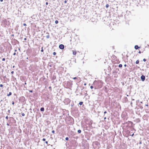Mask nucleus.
<instances>
[{
	"label": "nucleus",
	"instance_id": "nucleus-1",
	"mask_svg": "<svg viewBox=\"0 0 149 149\" xmlns=\"http://www.w3.org/2000/svg\"><path fill=\"white\" fill-rule=\"evenodd\" d=\"M59 47L61 49H63L64 48V46L62 44L60 45L59 46Z\"/></svg>",
	"mask_w": 149,
	"mask_h": 149
},
{
	"label": "nucleus",
	"instance_id": "nucleus-2",
	"mask_svg": "<svg viewBox=\"0 0 149 149\" xmlns=\"http://www.w3.org/2000/svg\"><path fill=\"white\" fill-rule=\"evenodd\" d=\"M145 76L142 75L141 76V79L142 81H144L145 80Z\"/></svg>",
	"mask_w": 149,
	"mask_h": 149
},
{
	"label": "nucleus",
	"instance_id": "nucleus-3",
	"mask_svg": "<svg viewBox=\"0 0 149 149\" xmlns=\"http://www.w3.org/2000/svg\"><path fill=\"white\" fill-rule=\"evenodd\" d=\"M139 47L138 45H135V46H134V48L135 49H138L139 48Z\"/></svg>",
	"mask_w": 149,
	"mask_h": 149
},
{
	"label": "nucleus",
	"instance_id": "nucleus-4",
	"mask_svg": "<svg viewBox=\"0 0 149 149\" xmlns=\"http://www.w3.org/2000/svg\"><path fill=\"white\" fill-rule=\"evenodd\" d=\"M72 52H73V55H76V52L75 51H72Z\"/></svg>",
	"mask_w": 149,
	"mask_h": 149
},
{
	"label": "nucleus",
	"instance_id": "nucleus-5",
	"mask_svg": "<svg viewBox=\"0 0 149 149\" xmlns=\"http://www.w3.org/2000/svg\"><path fill=\"white\" fill-rule=\"evenodd\" d=\"M40 110L42 111H43L44 110V109L43 107L41 108Z\"/></svg>",
	"mask_w": 149,
	"mask_h": 149
},
{
	"label": "nucleus",
	"instance_id": "nucleus-6",
	"mask_svg": "<svg viewBox=\"0 0 149 149\" xmlns=\"http://www.w3.org/2000/svg\"><path fill=\"white\" fill-rule=\"evenodd\" d=\"M12 94V93L11 92H10L9 93V94H7V96H9L11 95Z\"/></svg>",
	"mask_w": 149,
	"mask_h": 149
},
{
	"label": "nucleus",
	"instance_id": "nucleus-7",
	"mask_svg": "<svg viewBox=\"0 0 149 149\" xmlns=\"http://www.w3.org/2000/svg\"><path fill=\"white\" fill-rule=\"evenodd\" d=\"M77 132L79 133H81V131L80 130H78Z\"/></svg>",
	"mask_w": 149,
	"mask_h": 149
},
{
	"label": "nucleus",
	"instance_id": "nucleus-8",
	"mask_svg": "<svg viewBox=\"0 0 149 149\" xmlns=\"http://www.w3.org/2000/svg\"><path fill=\"white\" fill-rule=\"evenodd\" d=\"M139 63V61L138 60H137L136 61V63L137 64H138Z\"/></svg>",
	"mask_w": 149,
	"mask_h": 149
},
{
	"label": "nucleus",
	"instance_id": "nucleus-9",
	"mask_svg": "<svg viewBox=\"0 0 149 149\" xmlns=\"http://www.w3.org/2000/svg\"><path fill=\"white\" fill-rule=\"evenodd\" d=\"M122 64H120L119 65H118V67H119V68H121L122 67Z\"/></svg>",
	"mask_w": 149,
	"mask_h": 149
},
{
	"label": "nucleus",
	"instance_id": "nucleus-10",
	"mask_svg": "<svg viewBox=\"0 0 149 149\" xmlns=\"http://www.w3.org/2000/svg\"><path fill=\"white\" fill-rule=\"evenodd\" d=\"M83 104V102H80L79 103V104L81 105H82V104Z\"/></svg>",
	"mask_w": 149,
	"mask_h": 149
},
{
	"label": "nucleus",
	"instance_id": "nucleus-11",
	"mask_svg": "<svg viewBox=\"0 0 149 149\" xmlns=\"http://www.w3.org/2000/svg\"><path fill=\"white\" fill-rule=\"evenodd\" d=\"M58 23V20H56L55 21V23L56 24Z\"/></svg>",
	"mask_w": 149,
	"mask_h": 149
},
{
	"label": "nucleus",
	"instance_id": "nucleus-12",
	"mask_svg": "<svg viewBox=\"0 0 149 149\" xmlns=\"http://www.w3.org/2000/svg\"><path fill=\"white\" fill-rule=\"evenodd\" d=\"M53 54L54 55H55L56 54V53L55 52H54L53 53Z\"/></svg>",
	"mask_w": 149,
	"mask_h": 149
},
{
	"label": "nucleus",
	"instance_id": "nucleus-13",
	"mask_svg": "<svg viewBox=\"0 0 149 149\" xmlns=\"http://www.w3.org/2000/svg\"><path fill=\"white\" fill-rule=\"evenodd\" d=\"M22 116H25V114L24 113H23L22 114Z\"/></svg>",
	"mask_w": 149,
	"mask_h": 149
},
{
	"label": "nucleus",
	"instance_id": "nucleus-14",
	"mask_svg": "<svg viewBox=\"0 0 149 149\" xmlns=\"http://www.w3.org/2000/svg\"><path fill=\"white\" fill-rule=\"evenodd\" d=\"M49 35H47V36H46V38H49Z\"/></svg>",
	"mask_w": 149,
	"mask_h": 149
},
{
	"label": "nucleus",
	"instance_id": "nucleus-15",
	"mask_svg": "<svg viewBox=\"0 0 149 149\" xmlns=\"http://www.w3.org/2000/svg\"><path fill=\"white\" fill-rule=\"evenodd\" d=\"M68 139H68V137H66V138H65V140H68Z\"/></svg>",
	"mask_w": 149,
	"mask_h": 149
},
{
	"label": "nucleus",
	"instance_id": "nucleus-16",
	"mask_svg": "<svg viewBox=\"0 0 149 149\" xmlns=\"http://www.w3.org/2000/svg\"><path fill=\"white\" fill-rule=\"evenodd\" d=\"M43 47H42V49H41V52H43Z\"/></svg>",
	"mask_w": 149,
	"mask_h": 149
},
{
	"label": "nucleus",
	"instance_id": "nucleus-17",
	"mask_svg": "<svg viewBox=\"0 0 149 149\" xmlns=\"http://www.w3.org/2000/svg\"><path fill=\"white\" fill-rule=\"evenodd\" d=\"M5 58H2V61H5Z\"/></svg>",
	"mask_w": 149,
	"mask_h": 149
},
{
	"label": "nucleus",
	"instance_id": "nucleus-18",
	"mask_svg": "<svg viewBox=\"0 0 149 149\" xmlns=\"http://www.w3.org/2000/svg\"><path fill=\"white\" fill-rule=\"evenodd\" d=\"M93 88V86H91V87H90V88H91V89H92V88Z\"/></svg>",
	"mask_w": 149,
	"mask_h": 149
},
{
	"label": "nucleus",
	"instance_id": "nucleus-19",
	"mask_svg": "<svg viewBox=\"0 0 149 149\" xmlns=\"http://www.w3.org/2000/svg\"><path fill=\"white\" fill-rule=\"evenodd\" d=\"M108 7H109V5H108V4H107V5H106V7L107 8H108Z\"/></svg>",
	"mask_w": 149,
	"mask_h": 149
},
{
	"label": "nucleus",
	"instance_id": "nucleus-20",
	"mask_svg": "<svg viewBox=\"0 0 149 149\" xmlns=\"http://www.w3.org/2000/svg\"><path fill=\"white\" fill-rule=\"evenodd\" d=\"M143 61H144L145 62V61H146V59H145V58H144V59H143Z\"/></svg>",
	"mask_w": 149,
	"mask_h": 149
},
{
	"label": "nucleus",
	"instance_id": "nucleus-21",
	"mask_svg": "<svg viewBox=\"0 0 149 149\" xmlns=\"http://www.w3.org/2000/svg\"><path fill=\"white\" fill-rule=\"evenodd\" d=\"M3 86V85L2 84H0V87H2Z\"/></svg>",
	"mask_w": 149,
	"mask_h": 149
},
{
	"label": "nucleus",
	"instance_id": "nucleus-22",
	"mask_svg": "<svg viewBox=\"0 0 149 149\" xmlns=\"http://www.w3.org/2000/svg\"><path fill=\"white\" fill-rule=\"evenodd\" d=\"M23 25L24 26H26V24L25 23H24L23 24Z\"/></svg>",
	"mask_w": 149,
	"mask_h": 149
},
{
	"label": "nucleus",
	"instance_id": "nucleus-23",
	"mask_svg": "<svg viewBox=\"0 0 149 149\" xmlns=\"http://www.w3.org/2000/svg\"><path fill=\"white\" fill-rule=\"evenodd\" d=\"M8 116H6V119H8Z\"/></svg>",
	"mask_w": 149,
	"mask_h": 149
},
{
	"label": "nucleus",
	"instance_id": "nucleus-24",
	"mask_svg": "<svg viewBox=\"0 0 149 149\" xmlns=\"http://www.w3.org/2000/svg\"><path fill=\"white\" fill-rule=\"evenodd\" d=\"M42 140L44 141H45V138H43L42 139Z\"/></svg>",
	"mask_w": 149,
	"mask_h": 149
},
{
	"label": "nucleus",
	"instance_id": "nucleus-25",
	"mask_svg": "<svg viewBox=\"0 0 149 149\" xmlns=\"http://www.w3.org/2000/svg\"><path fill=\"white\" fill-rule=\"evenodd\" d=\"M12 104H14V102L13 101V102H12Z\"/></svg>",
	"mask_w": 149,
	"mask_h": 149
},
{
	"label": "nucleus",
	"instance_id": "nucleus-26",
	"mask_svg": "<svg viewBox=\"0 0 149 149\" xmlns=\"http://www.w3.org/2000/svg\"><path fill=\"white\" fill-rule=\"evenodd\" d=\"M8 112L9 113H10V110H8Z\"/></svg>",
	"mask_w": 149,
	"mask_h": 149
},
{
	"label": "nucleus",
	"instance_id": "nucleus-27",
	"mask_svg": "<svg viewBox=\"0 0 149 149\" xmlns=\"http://www.w3.org/2000/svg\"><path fill=\"white\" fill-rule=\"evenodd\" d=\"M52 133H54V130H52Z\"/></svg>",
	"mask_w": 149,
	"mask_h": 149
},
{
	"label": "nucleus",
	"instance_id": "nucleus-28",
	"mask_svg": "<svg viewBox=\"0 0 149 149\" xmlns=\"http://www.w3.org/2000/svg\"><path fill=\"white\" fill-rule=\"evenodd\" d=\"M77 79V77H74L73 78V79Z\"/></svg>",
	"mask_w": 149,
	"mask_h": 149
},
{
	"label": "nucleus",
	"instance_id": "nucleus-29",
	"mask_svg": "<svg viewBox=\"0 0 149 149\" xmlns=\"http://www.w3.org/2000/svg\"><path fill=\"white\" fill-rule=\"evenodd\" d=\"M13 55H16V53L15 52L13 53Z\"/></svg>",
	"mask_w": 149,
	"mask_h": 149
},
{
	"label": "nucleus",
	"instance_id": "nucleus-30",
	"mask_svg": "<svg viewBox=\"0 0 149 149\" xmlns=\"http://www.w3.org/2000/svg\"><path fill=\"white\" fill-rule=\"evenodd\" d=\"M46 4L47 5H48V3L47 2H46Z\"/></svg>",
	"mask_w": 149,
	"mask_h": 149
},
{
	"label": "nucleus",
	"instance_id": "nucleus-31",
	"mask_svg": "<svg viewBox=\"0 0 149 149\" xmlns=\"http://www.w3.org/2000/svg\"><path fill=\"white\" fill-rule=\"evenodd\" d=\"M14 72L13 71H12L11 72V74H13Z\"/></svg>",
	"mask_w": 149,
	"mask_h": 149
},
{
	"label": "nucleus",
	"instance_id": "nucleus-32",
	"mask_svg": "<svg viewBox=\"0 0 149 149\" xmlns=\"http://www.w3.org/2000/svg\"><path fill=\"white\" fill-rule=\"evenodd\" d=\"M106 113H107V111H104V114Z\"/></svg>",
	"mask_w": 149,
	"mask_h": 149
},
{
	"label": "nucleus",
	"instance_id": "nucleus-33",
	"mask_svg": "<svg viewBox=\"0 0 149 149\" xmlns=\"http://www.w3.org/2000/svg\"><path fill=\"white\" fill-rule=\"evenodd\" d=\"M139 53L140 54V53H141V51H139Z\"/></svg>",
	"mask_w": 149,
	"mask_h": 149
},
{
	"label": "nucleus",
	"instance_id": "nucleus-34",
	"mask_svg": "<svg viewBox=\"0 0 149 149\" xmlns=\"http://www.w3.org/2000/svg\"><path fill=\"white\" fill-rule=\"evenodd\" d=\"M106 119V117H104V120H105Z\"/></svg>",
	"mask_w": 149,
	"mask_h": 149
},
{
	"label": "nucleus",
	"instance_id": "nucleus-35",
	"mask_svg": "<svg viewBox=\"0 0 149 149\" xmlns=\"http://www.w3.org/2000/svg\"><path fill=\"white\" fill-rule=\"evenodd\" d=\"M45 143H46V144H47V143H48V142H47V141H46L45 142Z\"/></svg>",
	"mask_w": 149,
	"mask_h": 149
},
{
	"label": "nucleus",
	"instance_id": "nucleus-36",
	"mask_svg": "<svg viewBox=\"0 0 149 149\" xmlns=\"http://www.w3.org/2000/svg\"><path fill=\"white\" fill-rule=\"evenodd\" d=\"M64 2H65V3H66L67 2V1H64Z\"/></svg>",
	"mask_w": 149,
	"mask_h": 149
},
{
	"label": "nucleus",
	"instance_id": "nucleus-37",
	"mask_svg": "<svg viewBox=\"0 0 149 149\" xmlns=\"http://www.w3.org/2000/svg\"><path fill=\"white\" fill-rule=\"evenodd\" d=\"M124 66L125 67H126V64H125Z\"/></svg>",
	"mask_w": 149,
	"mask_h": 149
},
{
	"label": "nucleus",
	"instance_id": "nucleus-38",
	"mask_svg": "<svg viewBox=\"0 0 149 149\" xmlns=\"http://www.w3.org/2000/svg\"><path fill=\"white\" fill-rule=\"evenodd\" d=\"M0 1H1V2H2V1H3V0H0Z\"/></svg>",
	"mask_w": 149,
	"mask_h": 149
},
{
	"label": "nucleus",
	"instance_id": "nucleus-39",
	"mask_svg": "<svg viewBox=\"0 0 149 149\" xmlns=\"http://www.w3.org/2000/svg\"><path fill=\"white\" fill-rule=\"evenodd\" d=\"M16 51H17V50H16V49H15V52H16Z\"/></svg>",
	"mask_w": 149,
	"mask_h": 149
},
{
	"label": "nucleus",
	"instance_id": "nucleus-40",
	"mask_svg": "<svg viewBox=\"0 0 149 149\" xmlns=\"http://www.w3.org/2000/svg\"><path fill=\"white\" fill-rule=\"evenodd\" d=\"M30 92H32V91H30Z\"/></svg>",
	"mask_w": 149,
	"mask_h": 149
},
{
	"label": "nucleus",
	"instance_id": "nucleus-41",
	"mask_svg": "<svg viewBox=\"0 0 149 149\" xmlns=\"http://www.w3.org/2000/svg\"><path fill=\"white\" fill-rule=\"evenodd\" d=\"M86 83H85V84H84V86H86Z\"/></svg>",
	"mask_w": 149,
	"mask_h": 149
},
{
	"label": "nucleus",
	"instance_id": "nucleus-42",
	"mask_svg": "<svg viewBox=\"0 0 149 149\" xmlns=\"http://www.w3.org/2000/svg\"><path fill=\"white\" fill-rule=\"evenodd\" d=\"M133 135H134V134H132V136H133Z\"/></svg>",
	"mask_w": 149,
	"mask_h": 149
},
{
	"label": "nucleus",
	"instance_id": "nucleus-43",
	"mask_svg": "<svg viewBox=\"0 0 149 149\" xmlns=\"http://www.w3.org/2000/svg\"><path fill=\"white\" fill-rule=\"evenodd\" d=\"M146 105V106H148V105Z\"/></svg>",
	"mask_w": 149,
	"mask_h": 149
},
{
	"label": "nucleus",
	"instance_id": "nucleus-44",
	"mask_svg": "<svg viewBox=\"0 0 149 149\" xmlns=\"http://www.w3.org/2000/svg\"><path fill=\"white\" fill-rule=\"evenodd\" d=\"M142 103V102H141V103Z\"/></svg>",
	"mask_w": 149,
	"mask_h": 149
},
{
	"label": "nucleus",
	"instance_id": "nucleus-45",
	"mask_svg": "<svg viewBox=\"0 0 149 149\" xmlns=\"http://www.w3.org/2000/svg\"><path fill=\"white\" fill-rule=\"evenodd\" d=\"M20 48H19V50H20Z\"/></svg>",
	"mask_w": 149,
	"mask_h": 149
},
{
	"label": "nucleus",
	"instance_id": "nucleus-46",
	"mask_svg": "<svg viewBox=\"0 0 149 149\" xmlns=\"http://www.w3.org/2000/svg\"><path fill=\"white\" fill-rule=\"evenodd\" d=\"M13 68H14V66H13Z\"/></svg>",
	"mask_w": 149,
	"mask_h": 149
},
{
	"label": "nucleus",
	"instance_id": "nucleus-47",
	"mask_svg": "<svg viewBox=\"0 0 149 149\" xmlns=\"http://www.w3.org/2000/svg\"><path fill=\"white\" fill-rule=\"evenodd\" d=\"M7 125H8V124H7Z\"/></svg>",
	"mask_w": 149,
	"mask_h": 149
}]
</instances>
